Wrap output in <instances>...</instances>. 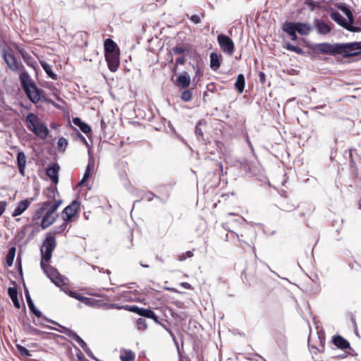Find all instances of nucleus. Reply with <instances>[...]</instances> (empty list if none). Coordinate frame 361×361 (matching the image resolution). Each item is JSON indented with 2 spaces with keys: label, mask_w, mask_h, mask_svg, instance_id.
<instances>
[{
  "label": "nucleus",
  "mask_w": 361,
  "mask_h": 361,
  "mask_svg": "<svg viewBox=\"0 0 361 361\" xmlns=\"http://www.w3.org/2000/svg\"><path fill=\"white\" fill-rule=\"evenodd\" d=\"M68 145V140L63 137H61L57 142V148L59 152H64Z\"/></svg>",
  "instance_id": "nucleus-43"
},
{
  "label": "nucleus",
  "mask_w": 361,
  "mask_h": 361,
  "mask_svg": "<svg viewBox=\"0 0 361 361\" xmlns=\"http://www.w3.org/2000/svg\"><path fill=\"white\" fill-rule=\"evenodd\" d=\"M245 85V79L244 75L243 73L238 74L234 85L239 94L243 93Z\"/></svg>",
  "instance_id": "nucleus-37"
},
{
  "label": "nucleus",
  "mask_w": 361,
  "mask_h": 361,
  "mask_svg": "<svg viewBox=\"0 0 361 361\" xmlns=\"http://www.w3.org/2000/svg\"><path fill=\"white\" fill-rule=\"evenodd\" d=\"M52 215L53 214H50L48 212H44V214L43 215L40 223V226L42 229H47L48 227H49L56 222L58 215H56V216H52Z\"/></svg>",
  "instance_id": "nucleus-21"
},
{
  "label": "nucleus",
  "mask_w": 361,
  "mask_h": 361,
  "mask_svg": "<svg viewBox=\"0 0 361 361\" xmlns=\"http://www.w3.org/2000/svg\"><path fill=\"white\" fill-rule=\"evenodd\" d=\"M332 343L334 345L341 350L350 348V344L349 341L340 335L334 336L332 338Z\"/></svg>",
  "instance_id": "nucleus-22"
},
{
  "label": "nucleus",
  "mask_w": 361,
  "mask_h": 361,
  "mask_svg": "<svg viewBox=\"0 0 361 361\" xmlns=\"http://www.w3.org/2000/svg\"><path fill=\"white\" fill-rule=\"evenodd\" d=\"M281 29L285 33L289 35L291 40L295 42L298 40L299 38L297 35V32L292 27V24H289L288 21H286L283 23Z\"/></svg>",
  "instance_id": "nucleus-27"
},
{
  "label": "nucleus",
  "mask_w": 361,
  "mask_h": 361,
  "mask_svg": "<svg viewBox=\"0 0 361 361\" xmlns=\"http://www.w3.org/2000/svg\"><path fill=\"white\" fill-rule=\"evenodd\" d=\"M297 47V46L292 44L290 42H286V43L285 44V46H284V47H285L287 50L290 51H293V52L294 51V50H295V47Z\"/></svg>",
  "instance_id": "nucleus-61"
},
{
  "label": "nucleus",
  "mask_w": 361,
  "mask_h": 361,
  "mask_svg": "<svg viewBox=\"0 0 361 361\" xmlns=\"http://www.w3.org/2000/svg\"><path fill=\"white\" fill-rule=\"evenodd\" d=\"M288 23L292 24L295 30L301 35H307L312 30V26L307 23L290 21H288Z\"/></svg>",
  "instance_id": "nucleus-11"
},
{
  "label": "nucleus",
  "mask_w": 361,
  "mask_h": 361,
  "mask_svg": "<svg viewBox=\"0 0 361 361\" xmlns=\"http://www.w3.org/2000/svg\"><path fill=\"white\" fill-rule=\"evenodd\" d=\"M0 108L4 109V110H8L9 106L5 104V101L4 98H0Z\"/></svg>",
  "instance_id": "nucleus-63"
},
{
  "label": "nucleus",
  "mask_w": 361,
  "mask_h": 361,
  "mask_svg": "<svg viewBox=\"0 0 361 361\" xmlns=\"http://www.w3.org/2000/svg\"><path fill=\"white\" fill-rule=\"evenodd\" d=\"M186 16L195 24H198V23H200L201 22V18L197 15H192L190 17H189L188 14H187Z\"/></svg>",
  "instance_id": "nucleus-56"
},
{
  "label": "nucleus",
  "mask_w": 361,
  "mask_h": 361,
  "mask_svg": "<svg viewBox=\"0 0 361 361\" xmlns=\"http://www.w3.org/2000/svg\"><path fill=\"white\" fill-rule=\"evenodd\" d=\"M24 328L29 334L32 335H39L42 331L29 324H24Z\"/></svg>",
  "instance_id": "nucleus-45"
},
{
  "label": "nucleus",
  "mask_w": 361,
  "mask_h": 361,
  "mask_svg": "<svg viewBox=\"0 0 361 361\" xmlns=\"http://www.w3.org/2000/svg\"><path fill=\"white\" fill-rule=\"evenodd\" d=\"M59 326H60L61 329H54V328L49 327V326H48V327L51 329H55L61 333L66 334V336H68L69 338L74 340L77 343L78 342V340L80 339L81 337L80 336H78L77 334V333L75 332L74 331H73L67 327L61 326V325H59Z\"/></svg>",
  "instance_id": "nucleus-31"
},
{
  "label": "nucleus",
  "mask_w": 361,
  "mask_h": 361,
  "mask_svg": "<svg viewBox=\"0 0 361 361\" xmlns=\"http://www.w3.org/2000/svg\"><path fill=\"white\" fill-rule=\"evenodd\" d=\"M79 210L80 202L78 200H73L69 205L66 207L62 212L63 221L68 224L70 223Z\"/></svg>",
  "instance_id": "nucleus-8"
},
{
  "label": "nucleus",
  "mask_w": 361,
  "mask_h": 361,
  "mask_svg": "<svg viewBox=\"0 0 361 361\" xmlns=\"http://www.w3.org/2000/svg\"><path fill=\"white\" fill-rule=\"evenodd\" d=\"M167 332L169 334V335L171 337V338H172L175 345L177 348V350H179L178 343V341L176 340V338L174 334L171 331V329H167Z\"/></svg>",
  "instance_id": "nucleus-59"
},
{
  "label": "nucleus",
  "mask_w": 361,
  "mask_h": 361,
  "mask_svg": "<svg viewBox=\"0 0 361 361\" xmlns=\"http://www.w3.org/2000/svg\"><path fill=\"white\" fill-rule=\"evenodd\" d=\"M80 302L85 305L90 307H93L96 305V300L91 298L85 297L82 295Z\"/></svg>",
  "instance_id": "nucleus-50"
},
{
  "label": "nucleus",
  "mask_w": 361,
  "mask_h": 361,
  "mask_svg": "<svg viewBox=\"0 0 361 361\" xmlns=\"http://www.w3.org/2000/svg\"><path fill=\"white\" fill-rule=\"evenodd\" d=\"M61 203L62 201L61 200H56L54 198L53 201L47 200L42 202V204H47L45 212H48L50 214H54V213L57 210Z\"/></svg>",
  "instance_id": "nucleus-33"
},
{
  "label": "nucleus",
  "mask_w": 361,
  "mask_h": 361,
  "mask_svg": "<svg viewBox=\"0 0 361 361\" xmlns=\"http://www.w3.org/2000/svg\"><path fill=\"white\" fill-rule=\"evenodd\" d=\"M130 312L135 313L140 317L145 318H150L151 316H154V311L149 308H143L140 307L137 305H131V307H129Z\"/></svg>",
  "instance_id": "nucleus-19"
},
{
  "label": "nucleus",
  "mask_w": 361,
  "mask_h": 361,
  "mask_svg": "<svg viewBox=\"0 0 361 361\" xmlns=\"http://www.w3.org/2000/svg\"><path fill=\"white\" fill-rule=\"evenodd\" d=\"M354 23L348 22L347 25L345 29L351 32H361V27L358 26H355Z\"/></svg>",
  "instance_id": "nucleus-49"
},
{
  "label": "nucleus",
  "mask_w": 361,
  "mask_h": 361,
  "mask_svg": "<svg viewBox=\"0 0 361 361\" xmlns=\"http://www.w3.org/2000/svg\"><path fill=\"white\" fill-rule=\"evenodd\" d=\"M16 253V247L12 246L9 248L8 252L6 256V264L8 267H11Z\"/></svg>",
  "instance_id": "nucleus-39"
},
{
  "label": "nucleus",
  "mask_w": 361,
  "mask_h": 361,
  "mask_svg": "<svg viewBox=\"0 0 361 361\" xmlns=\"http://www.w3.org/2000/svg\"><path fill=\"white\" fill-rule=\"evenodd\" d=\"M174 83L177 87L185 90L190 85V77L187 72L184 71L178 76Z\"/></svg>",
  "instance_id": "nucleus-15"
},
{
  "label": "nucleus",
  "mask_w": 361,
  "mask_h": 361,
  "mask_svg": "<svg viewBox=\"0 0 361 361\" xmlns=\"http://www.w3.org/2000/svg\"><path fill=\"white\" fill-rule=\"evenodd\" d=\"M32 199H25L18 202L16 207L12 212V216L16 217L21 215L31 204Z\"/></svg>",
  "instance_id": "nucleus-18"
},
{
  "label": "nucleus",
  "mask_w": 361,
  "mask_h": 361,
  "mask_svg": "<svg viewBox=\"0 0 361 361\" xmlns=\"http://www.w3.org/2000/svg\"><path fill=\"white\" fill-rule=\"evenodd\" d=\"M73 123L76 126H78L80 128V130L82 132H83L84 133H85L87 135H88L89 134L91 133L92 128H91L90 126L88 125L87 123H85L84 121H82L80 118H79V117L73 118Z\"/></svg>",
  "instance_id": "nucleus-28"
},
{
  "label": "nucleus",
  "mask_w": 361,
  "mask_h": 361,
  "mask_svg": "<svg viewBox=\"0 0 361 361\" xmlns=\"http://www.w3.org/2000/svg\"><path fill=\"white\" fill-rule=\"evenodd\" d=\"M104 55L109 69L111 72H116L120 65V51L105 54Z\"/></svg>",
  "instance_id": "nucleus-9"
},
{
  "label": "nucleus",
  "mask_w": 361,
  "mask_h": 361,
  "mask_svg": "<svg viewBox=\"0 0 361 361\" xmlns=\"http://www.w3.org/2000/svg\"><path fill=\"white\" fill-rule=\"evenodd\" d=\"M349 267L351 269L355 270V271H358L361 270V265L355 261L353 263L349 264Z\"/></svg>",
  "instance_id": "nucleus-57"
},
{
  "label": "nucleus",
  "mask_w": 361,
  "mask_h": 361,
  "mask_svg": "<svg viewBox=\"0 0 361 361\" xmlns=\"http://www.w3.org/2000/svg\"><path fill=\"white\" fill-rule=\"evenodd\" d=\"M47 204H41V206L39 209H37L32 216L33 220L36 221L39 219L41 217H42L43 214L46 211Z\"/></svg>",
  "instance_id": "nucleus-41"
},
{
  "label": "nucleus",
  "mask_w": 361,
  "mask_h": 361,
  "mask_svg": "<svg viewBox=\"0 0 361 361\" xmlns=\"http://www.w3.org/2000/svg\"><path fill=\"white\" fill-rule=\"evenodd\" d=\"M11 283L15 285L13 287H9L8 288V295L11 300H12L13 305L16 308L20 309V304L19 300L18 298V289L16 286V283L15 281H12Z\"/></svg>",
  "instance_id": "nucleus-23"
},
{
  "label": "nucleus",
  "mask_w": 361,
  "mask_h": 361,
  "mask_svg": "<svg viewBox=\"0 0 361 361\" xmlns=\"http://www.w3.org/2000/svg\"><path fill=\"white\" fill-rule=\"evenodd\" d=\"M16 268L18 269V271L19 272L21 278L23 279V281H24V280H23V267H22V264H21V255H20V253L17 256V259H16Z\"/></svg>",
  "instance_id": "nucleus-48"
},
{
  "label": "nucleus",
  "mask_w": 361,
  "mask_h": 361,
  "mask_svg": "<svg viewBox=\"0 0 361 361\" xmlns=\"http://www.w3.org/2000/svg\"><path fill=\"white\" fill-rule=\"evenodd\" d=\"M47 263H40V267L46 276L57 287L63 286L65 283L63 281L64 276H62L57 269L47 264Z\"/></svg>",
  "instance_id": "nucleus-3"
},
{
  "label": "nucleus",
  "mask_w": 361,
  "mask_h": 361,
  "mask_svg": "<svg viewBox=\"0 0 361 361\" xmlns=\"http://www.w3.org/2000/svg\"><path fill=\"white\" fill-rule=\"evenodd\" d=\"M173 51L175 54H182L189 52V49L184 46L175 47L173 48Z\"/></svg>",
  "instance_id": "nucleus-51"
},
{
  "label": "nucleus",
  "mask_w": 361,
  "mask_h": 361,
  "mask_svg": "<svg viewBox=\"0 0 361 361\" xmlns=\"http://www.w3.org/2000/svg\"><path fill=\"white\" fill-rule=\"evenodd\" d=\"M27 164L26 157L23 152L19 151L16 155V165L18 169L19 173L25 176V169Z\"/></svg>",
  "instance_id": "nucleus-20"
},
{
  "label": "nucleus",
  "mask_w": 361,
  "mask_h": 361,
  "mask_svg": "<svg viewBox=\"0 0 361 361\" xmlns=\"http://www.w3.org/2000/svg\"><path fill=\"white\" fill-rule=\"evenodd\" d=\"M192 93L190 90H185L180 96V98L184 102H189L192 99Z\"/></svg>",
  "instance_id": "nucleus-47"
},
{
  "label": "nucleus",
  "mask_w": 361,
  "mask_h": 361,
  "mask_svg": "<svg viewBox=\"0 0 361 361\" xmlns=\"http://www.w3.org/2000/svg\"><path fill=\"white\" fill-rule=\"evenodd\" d=\"M193 256V252L190 250L187 251L185 253H182L178 255V260L180 262L185 261L187 258H190Z\"/></svg>",
  "instance_id": "nucleus-53"
},
{
  "label": "nucleus",
  "mask_w": 361,
  "mask_h": 361,
  "mask_svg": "<svg viewBox=\"0 0 361 361\" xmlns=\"http://www.w3.org/2000/svg\"><path fill=\"white\" fill-rule=\"evenodd\" d=\"M210 64L212 70L216 71L219 68L222 61V56L216 52H212L209 55Z\"/></svg>",
  "instance_id": "nucleus-25"
},
{
  "label": "nucleus",
  "mask_w": 361,
  "mask_h": 361,
  "mask_svg": "<svg viewBox=\"0 0 361 361\" xmlns=\"http://www.w3.org/2000/svg\"><path fill=\"white\" fill-rule=\"evenodd\" d=\"M68 224L67 222H66L65 221H63V223L59 227H56L53 231V233H51L54 235H56V234H61V233H63L66 227H67V225Z\"/></svg>",
  "instance_id": "nucleus-52"
},
{
  "label": "nucleus",
  "mask_w": 361,
  "mask_h": 361,
  "mask_svg": "<svg viewBox=\"0 0 361 361\" xmlns=\"http://www.w3.org/2000/svg\"><path fill=\"white\" fill-rule=\"evenodd\" d=\"M36 130H34L32 133L37 135V137H40L41 139L44 140L47 138V135H49V130L44 123L41 122L39 126H37L35 128Z\"/></svg>",
  "instance_id": "nucleus-29"
},
{
  "label": "nucleus",
  "mask_w": 361,
  "mask_h": 361,
  "mask_svg": "<svg viewBox=\"0 0 361 361\" xmlns=\"http://www.w3.org/2000/svg\"><path fill=\"white\" fill-rule=\"evenodd\" d=\"M314 26L317 32L319 35H323L330 33L332 29L329 24L325 23L321 19L317 18L314 20Z\"/></svg>",
  "instance_id": "nucleus-16"
},
{
  "label": "nucleus",
  "mask_w": 361,
  "mask_h": 361,
  "mask_svg": "<svg viewBox=\"0 0 361 361\" xmlns=\"http://www.w3.org/2000/svg\"><path fill=\"white\" fill-rule=\"evenodd\" d=\"M59 326H60L61 329H54V328L49 327V326H48V327L51 329H55L61 333L66 334V336H68L69 338L74 340L77 343L78 342V340L80 339L81 337L80 336H78L77 334V333L75 332L74 331H73L67 327L61 326V325H59Z\"/></svg>",
  "instance_id": "nucleus-30"
},
{
  "label": "nucleus",
  "mask_w": 361,
  "mask_h": 361,
  "mask_svg": "<svg viewBox=\"0 0 361 361\" xmlns=\"http://www.w3.org/2000/svg\"><path fill=\"white\" fill-rule=\"evenodd\" d=\"M314 54H322L330 56L339 55L344 59L359 56L357 42L334 43L328 42L312 44L309 46Z\"/></svg>",
  "instance_id": "nucleus-1"
},
{
  "label": "nucleus",
  "mask_w": 361,
  "mask_h": 361,
  "mask_svg": "<svg viewBox=\"0 0 361 361\" xmlns=\"http://www.w3.org/2000/svg\"><path fill=\"white\" fill-rule=\"evenodd\" d=\"M85 353L87 355L88 357H90V358L96 360V361H99L97 357H94V355H93V353H92L91 350L89 348L88 346H87V348L82 349Z\"/></svg>",
  "instance_id": "nucleus-58"
},
{
  "label": "nucleus",
  "mask_w": 361,
  "mask_h": 361,
  "mask_svg": "<svg viewBox=\"0 0 361 361\" xmlns=\"http://www.w3.org/2000/svg\"><path fill=\"white\" fill-rule=\"evenodd\" d=\"M104 306L107 309H116V310H125L130 312L129 307H131V305H120L116 303H105Z\"/></svg>",
  "instance_id": "nucleus-42"
},
{
  "label": "nucleus",
  "mask_w": 361,
  "mask_h": 361,
  "mask_svg": "<svg viewBox=\"0 0 361 361\" xmlns=\"http://www.w3.org/2000/svg\"><path fill=\"white\" fill-rule=\"evenodd\" d=\"M60 167L57 163H54L46 169V175L50 178L51 183L57 184L59 182V171Z\"/></svg>",
  "instance_id": "nucleus-12"
},
{
  "label": "nucleus",
  "mask_w": 361,
  "mask_h": 361,
  "mask_svg": "<svg viewBox=\"0 0 361 361\" xmlns=\"http://www.w3.org/2000/svg\"><path fill=\"white\" fill-rule=\"evenodd\" d=\"M207 121L204 119L200 120L195 128V134L197 137V139L199 142H204V143H207V141L208 139H205L204 137V133L203 130L201 128L202 126H206Z\"/></svg>",
  "instance_id": "nucleus-24"
},
{
  "label": "nucleus",
  "mask_w": 361,
  "mask_h": 361,
  "mask_svg": "<svg viewBox=\"0 0 361 361\" xmlns=\"http://www.w3.org/2000/svg\"><path fill=\"white\" fill-rule=\"evenodd\" d=\"M1 54L7 66L11 71L16 72L20 68H24L23 65L20 64L14 55L11 53L10 49L1 48Z\"/></svg>",
  "instance_id": "nucleus-5"
},
{
  "label": "nucleus",
  "mask_w": 361,
  "mask_h": 361,
  "mask_svg": "<svg viewBox=\"0 0 361 361\" xmlns=\"http://www.w3.org/2000/svg\"><path fill=\"white\" fill-rule=\"evenodd\" d=\"M19 80L21 87L25 92L29 90H32V87L36 85L35 82L31 79L29 73L25 71L21 72L19 75Z\"/></svg>",
  "instance_id": "nucleus-10"
},
{
  "label": "nucleus",
  "mask_w": 361,
  "mask_h": 361,
  "mask_svg": "<svg viewBox=\"0 0 361 361\" xmlns=\"http://www.w3.org/2000/svg\"><path fill=\"white\" fill-rule=\"evenodd\" d=\"M338 8L340 11H341L346 16V17L348 18V22H350V23L355 22V18H354L353 14L351 10H350V8L348 5L343 4V3H341L338 5Z\"/></svg>",
  "instance_id": "nucleus-34"
},
{
  "label": "nucleus",
  "mask_w": 361,
  "mask_h": 361,
  "mask_svg": "<svg viewBox=\"0 0 361 361\" xmlns=\"http://www.w3.org/2000/svg\"><path fill=\"white\" fill-rule=\"evenodd\" d=\"M73 128L74 131L75 132V133L77 134V136L82 141V142L84 143L85 145H86L87 146H88L89 145H88L85 137L81 134V133L75 128Z\"/></svg>",
  "instance_id": "nucleus-55"
},
{
  "label": "nucleus",
  "mask_w": 361,
  "mask_h": 361,
  "mask_svg": "<svg viewBox=\"0 0 361 361\" xmlns=\"http://www.w3.org/2000/svg\"><path fill=\"white\" fill-rule=\"evenodd\" d=\"M154 197H157L158 199H159V197L158 196H156L154 193L152 192H147L146 195H145V198L148 200V201H152Z\"/></svg>",
  "instance_id": "nucleus-62"
},
{
  "label": "nucleus",
  "mask_w": 361,
  "mask_h": 361,
  "mask_svg": "<svg viewBox=\"0 0 361 361\" xmlns=\"http://www.w3.org/2000/svg\"><path fill=\"white\" fill-rule=\"evenodd\" d=\"M307 4L310 7L311 10H314L315 8L318 7V3L312 0H308L307 1Z\"/></svg>",
  "instance_id": "nucleus-60"
},
{
  "label": "nucleus",
  "mask_w": 361,
  "mask_h": 361,
  "mask_svg": "<svg viewBox=\"0 0 361 361\" xmlns=\"http://www.w3.org/2000/svg\"><path fill=\"white\" fill-rule=\"evenodd\" d=\"M279 208L285 212H291L295 208V206L290 200L284 198L280 202Z\"/></svg>",
  "instance_id": "nucleus-38"
},
{
  "label": "nucleus",
  "mask_w": 361,
  "mask_h": 361,
  "mask_svg": "<svg viewBox=\"0 0 361 361\" xmlns=\"http://www.w3.org/2000/svg\"><path fill=\"white\" fill-rule=\"evenodd\" d=\"M28 99L34 104L39 103V102L51 104L55 106L54 102L51 99H48L44 95L43 90L39 88L37 85L32 87V90H29L25 92Z\"/></svg>",
  "instance_id": "nucleus-4"
},
{
  "label": "nucleus",
  "mask_w": 361,
  "mask_h": 361,
  "mask_svg": "<svg viewBox=\"0 0 361 361\" xmlns=\"http://www.w3.org/2000/svg\"><path fill=\"white\" fill-rule=\"evenodd\" d=\"M16 348L21 356L25 357L32 356L30 351L23 345L20 344H16Z\"/></svg>",
  "instance_id": "nucleus-44"
},
{
  "label": "nucleus",
  "mask_w": 361,
  "mask_h": 361,
  "mask_svg": "<svg viewBox=\"0 0 361 361\" xmlns=\"http://www.w3.org/2000/svg\"><path fill=\"white\" fill-rule=\"evenodd\" d=\"M56 246L55 236L49 232L47 234L40 248L41 264L49 263Z\"/></svg>",
  "instance_id": "nucleus-2"
},
{
  "label": "nucleus",
  "mask_w": 361,
  "mask_h": 361,
  "mask_svg": "<svg viewBox=\"0 0 361 361\" xmlns=\"http://www.w3.org/2000/svg\"><path fill=\"white\" fill-rule=\"evenodd\" d=\"M23 288H24V293H25V299H26V301H27V306L30 309V311L33 314H35V316L37 318H41L42 317L44 319L47 320V322H50V323H52V324H58L59 325L58 323H56V322L51 320V319H47L46 317L43 316L42 312L40 310H39L35 305L32 298H31V296H30V292H29V290L28 288H27L26 285H25V281H23Z\"/></svg>",
  "instance_id": "nucleus-7"
},
{
  "label": "nucleus",
  "mask_w": 361,
  "mask_h": 361,
  "mask_svg": "<svg viewBox=\"0 0 361 361\" xmlns=\"http://www.w3.org/2000/svg\"><path fill=\"white\" fill-rule=\"evenodd\" d=\"M88 154H89V161L86 166L83 177L79 183L80 185H84L85 183L90 178V177L92 176V171L94 166V161L93 159V157H92L90 150H88Z\"/></svg>",
  "instance_id": "nucleus-13"
},
{
  "label": "nucleus",
  "mask_w": 361,
  "mask_h": 361,
  "mask_svg": "<svg viewBox=\"0 0 361 361\" xmlns=\"http://www.w3.org/2000/svg\"><path fill=\"white\" fill-rule=\"evenodd\" d=\"M40 64L49 78L53 80L57 79V75L53 71L52 66L50 64L45 61H41Z\"/></svg>",
  "instance_id": "nucleus-36"
},
{
  "label": "nucleus",
  "mask_w": 361,
  "mask_h": 361,
  "mask_svg": "<svg viewBox=\"0 0 361 361\" xmlns=\"http://www.w3.org/2000/svg\"><path fill=\"white\" fill-rule=\"evenodd\" d=\"M121 361H134L135 359V354L131 350H123V354L120 355Z\"/></svg>",
  "instance_id": "nucleus-40"
},
{
  "label": "nucleus",
  "mask_w": 361,
  "mask_h": 361,
  "mask_svg": "<svg viewBox=\"0 0 361 361\" xmlns=\"http://www.w3.org/2000/svg\"><path fill=\"white\" fill-rule=\"evenodd\" d=\"M16 49L19 54H20L24 62L28 66L32 67L33 68H36V61L30 54H29L25 50H24L23 48H21L17 44H16Z\"/></svg>",
  "instance_id": "nucleus-14"
},
{
  "label": "nucleus",
  "mask_w": 361,
  "mask_h": 361,
  "mask_svg": "<svg viewBox=\"0 0 361 361\" xmlns=\"http://www.w3.org/2000/svg\"><path fill=\"white\" fill-rule=\"evenodd\" d=\"M104 54L109 53H115L120 51L117 44L110 38H107L104 42Z\"/></svg>",
  "instance_id": "nucleus-26"
},
{
  "label": "nucleus",
  "mask_w": 361,
  "mask_h": 361,
  "mask_svg": "<svg viewBox=\"0 0 361 361\" xmlns=\"http://www.w3.org/2000/svg\"><path fill=\"white\" fill-rule=\"evenodd\" d=\"M218 44L221 50L226 54L231 56L234 52L235 44L231 37L221 33L217 36Z\"/></svg>",
  "instance_id": "nucleus-6"
},
{
  "label": "nucleus",
  "mask_w": 361,
  "mask_h": 361,
  "mask_svg": "<svg viewBox=\"0 0 361 361\" xmlns=\"http://www.w3.org/2000/svg\"><path fill=\"white\" fill-rule=\"evenodd\" d=\"M330 16L333 20L338 23L340 26L345 28L347 25L348 21L338 11H333L331 13Z\"/></svg>",
  "instance_id": "nucleus-35"
},
{
  "label": "nucleus",
  "mask_w": 361,
  "mask_h": 361,
  "mask_svg": "<svg viewBox=\"0 0 361 361\" xmlns=\"http://www.w3.org/2000/svg\"><path fill=\"white\" fill-rule=\"evenodd\" d=\"M78 353H77V358L78 361H87L81 351L78 348Z\"/></svg>",
  "instance_id": "nucleus-64"
},
{
  "label": "nucleus",
  "mask_w": 361,
  "mask_h": 361,
  "mask_svg": "<svg viewBox=\"0 0 361 361\" xmlns=\"http://www.w3.org/2000/svg\"><path fill=\"white\" fill-rule=\"evenodd\" d=\"M66 293L71 298H75L78 300H79L80 302V300L82 297V295H80V293L74 291V290H68V292H66Z\"/></svg>",
  "instance_id": "nucleus-54"
},
{
  "label": "nucleus",
  "mask_w": 361,
  "mask_h": 361,
  "mask_svg": "<svg viewBox=\"0 0 361 361\" xmlns=\"http://www.w3.org/2000/svg\"><path fill=\"white\" fill-rule=\"evenodd\" d=\"M27 128L32 132L40 124L41 120L34 113H28L25 117Z\"/></svg>",
  "instance_id": "nucleus-17"
},
{
  "label": "nucleus",
  "mask_w": 361,
  "mask_h": 361,
  "mask_svg": "<svg viewBox=\"0 0 361 361\" xmlns=\"http://www.w3.org/2000/svg\"><path fill=\"white\" fill-rule=\"evenodd\" d=\"M240 166L243 169L246 171L247 173L250 175H256L257 171H258V169L257 166H254L250 161L247 159H244L240 162Z\"/></svg>",
  "instance_id": "nucleus-32"
},
{
  "label": "nucleus",
  "mask_w": 361,
  "mask_h": 361,
  "mask_svg": "<svg viewBox=\"0 0 361 361\" xmlns=\"http://www.w3.org/2000/svg\"><path fill=\"white\" fill-rule=\"evenodd\" d=\"M136 327L138 330L145 331L147 329L146 320L143 318H139L136 321Z\"/></svg>",
  "instance_id": "nucleus-46"
}]
</instances>
